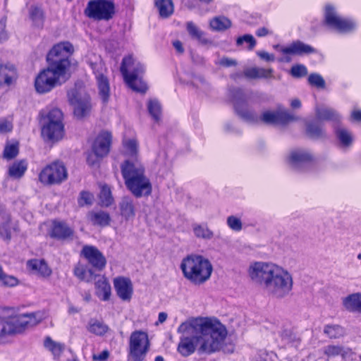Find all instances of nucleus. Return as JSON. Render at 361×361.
I'll use <instances>...</instances> for the list:
<instances>
[{"mask_svg": "<svg viewBox=\"0 0 361 361\" xmlns=\"http://www.w3.org/2000/svg\"><path fill=\"white\" fill-rule=\"evenodd\" d=\"M177 331L181 334L177 350L183 357L193 354L197 345L200 352L214 353L220 348L224 337V326L212 318H197L183 322Z\"/></svg>", "mask_w": 361, "mask_h": 361, "instance_id": "f257e3e1", "label": "nucleus"}, {"mask_svg": "<svg viewBox=\"0 0 361 361\" xmlns=\"http://www.w3.org/2000/svg\"><path fill=\"white\" fill-rule=\"evenodd\" d=\"M247 275L252 283L262 288L272 298L288 296L293 286L292 275L273 263L255 262L249 265Z\"/></svg>", "mask_w": 361, "mask_h": 361, "instance_id": "f03ea898", "label": "nucleus"}, {"mask_svg": "<svg viewBox=\"0 0 361 361\" xmlns=\"http://www.w3.org/2000/svg\"><path fill=\"white\" fill-rule=\"evenodd\" d=\"M73 51V46L68 42L59 43L52 47L47 56L48 66L35 78V87L37 92H49L66 82L71 65L69 57Z\"/></svg>", "mask_w": 361, "mask_h": 361, "instance_id": "7ed1b4c3", "label": "nucleus"}, {"mask_svg": "<svg viewBox=\"0 0 361 361\" xmlns=\"http://www.w3.org/2000/svg\"><path fill=\"white\" fill-rule=\"evenodd\" d=\"M121 173L126 188L134 197L140 198L151 195L152 183L139 160H126L121 165Z\"/></svg>", "mask_w": 361, "mask_h": 361, "instance_id": "20e7f679", "label": "nucleus"}, {"mask_svg": "<svg viewBox=\"0 0 361 361\" xmlns=\"http://www.w3.org/2000/svg\"><path fill=\"white\" fill-rule=\"evenodd\" d=\"M180 269L184 276L196 284L206 281L212 271L210 262L201 256H188L183 259Z\"/></svg>", "mask_w": 361, "mask_h": 361, "instance_id": "39448f33", "label": "nucleus"}, {"mask_svg": "<svg viewBox=\"0 0 361 361\" xmlns=\"http://www.w3.org/2000/svg\"><path fill=\"white\" fill-rule=\"evenodd\" d=\"M145 71V66L131 56L123 59L121 72L125 82L132 90L140 92L147 90V85L142 80Z\"/></svg>", "mask_w": 361, "mask_h": 361, "instance_id": "423d86ee", "label": "nucleus"}, {"mask_svg": "<svg viewBox=\"0 0 361 361\" xmlns=\"http://www.w3.org/2000/svg\"><path fill=\"white\" fill-rule=\"evenodd\" d=\"M150 349L148 334L143 331H135L129 338L128 356L133 361H143Z\"/></svg>", "mask_w": 361, "mask_h": 361, "instance_id": "0eeeda50", "label": "nucleus"}, {"mask_svg": "<svg viewBox=\"0 0 361 361\" xmlns=\"http://www.w3.org/2000/svg\"><path fill=\"white\" fill-rule=\"evenodd\" d=\"M38 178L44 185H59L68 178V171L63 162L56 161L44 166Z\"/></svg>", "mask_w": 361, "mask_h": 361, "instance_id": "6e6552de", "label": "nucleus"}, {"mask_svg": "<svg viewBox=\"0 0 361 361\" xmlns=\"http://www.w3.org/2000/svg\"><path fill=\"white\" fill-rule=\"evenodd\" d=\"M115 13V6L109 0H91L88 2L85 14L97 20H109Z\"/></svg>", "mask_w": 361, "mask_h": 361, "instance_id": "1a4fd4ad", "label": "nucleus"}, {"mask_svg": "<svg viewBox=\"0 0 361 361\" xmlns=\"http://www.w3.org/2000/svg\"><path fill=\"white\" fill-rule=\"evenodd\" d=\"M274 48L284 55L278 59V61L281 63L290 62L292 59L290 55L302 56L305 54L316 53L317 51L314 47L305 44L300 40L294 41L286 47H282L279 44H276L274 46Z\"/></svg>", "mask_w": 361, "mask_h": 361, "instance_id": "9d476101", "label": "nucleus"}, {"mask_svg": "<svg viewBox=\"0 0 361 361\" xmlns=\"http://www.w3.org/2000/svg\"><path fill=\"white\" fill-rule=\"evenodd\" d=\"M68 101L73 107L74 115L78 118L87 116L92 106L87 94L77 90H72L68 93Z\"/></svg>", "mask_w": 361, "mask_h": 361, "instance_id": "9b49d317", "label": "nucleus"}, {"mask_svg": "<svg viewBox=\"0 0 361 361\" xmlns=\"http://www.w3.org/2000/svg\"><path fill=\"white\" fill-rule=\"evenodd\" d=\"M324 16L325 23L340 32H350L356 27V23L354 21L339 16L332 6H326Z\"/></svg>", "mask_w": 361, "mask_h": 361, "instance_id": "f8f14e48", "label": "nucleus"}, {"mask_svg": "<svg viewBox=\"0 0 361 361\" xmlns=\"http://www.w3.org/2000/svg\"><path fill=\"white\" fill-rule=\"evenodd\" d=\"M95 75L99 90V94L104 103H107L109 99V82L106 76V68L102 61L90 63Z\"/></svg>", "mask_w": 361, "mask_h": 361, "instance_id": "ddd939ff", "label": "nucleus"}, {"mask_svg": "<svg viewBox=\"0 0 361 361\" xmlns=\"http://www.w3.org/2000/svg\"><path fill=\"white\" fill-rule=\"evenodd\" d=\"M83 256L88 263L97 270H102L106 264L104 255L93 245H84L81 250Z\"/></svg>", "mask_w": 361, "mask_h": 361, "instance_id": "4468645a", "label": "nucleus"}, {"mask_svg": "<svg viewBox=\"0 0 361 361\" xmlns=\"http://www.w3.org/2000/svg\"><path fill=\"white\" fill-rule=\"evenodd\" d=\"M312 160V154L303 149H295L290 153L288 161L289 164L296 170H304L310 164Z\"/></svg>", "mask_w": 361, "mask_h": 361, "instance_id": "2eb2a0df", "label": "nucleus"}, {"mask_svg": "<svg viewBox=\"0 0 361 361\" xmlns=\"http://www.w3.org/2000/svg\"><path fill=\"white\" fill-rule=\"evenodd\" d=\"M114 285L118 298L123 301L129 302L133 296V286L130 279L117 277L114 280Z\"/></svg>", "mask_w": 361, "mask_h": 361, "instance_id": "dca6fc26", "label": "nucleus"}, {"mask_svg": "<svg viewBox=\"0 0 361 361\" xmlns=\"http://www.w3.org/2000/svg\"><path fill=\"white\" fill-rule=\"evenodd\" d=\"M240 317L229 319L227 324V353H233L238 340V334L240 331Z\"/></svg>", "mask_w": 361, "mask_h": 361, "instance_id": "f3484780", "label": "nucleus"}, {"mask_svg": "<svg viewBox=\"0 0 361 361\" xmlns=\"http://www.w3.org/2000/svg\"><path fill=\"white\" fill-rule=\"evenodd\" d=\"M111 142V134L109 132L103 131L96 137L92 145V149L99 157H104L109 152Z\"/></svg>", "mask_w": 361, "mask_h": 361, "instance_id": "a211bd4d", "label": "nucleus"}, {"mask_svg": "<svg viewBox=\"0 0 361 361\" xmlns=\"http://www.w3.org/2000/svg\"><path fill=\"white\" fill-rule=\"evenodd\" d=\"M298 118L288 112V111H266L262 116V120L266 123L276 124V123H287L290 121H296Z\"/></svg>", "mask_w": 361, "mask_h": 361, "instance_id": "6ab92c4d", "label": "nucleus"}, {"mask_svg": "<svg viewBox=\"0 0 361 361\" xmlns=\"http://www.w3.org/2000/svg\"><path fill=\"white\" fill-rule=\"evenodd\" d=\"M315 115L319 121L331 122L334 128L339 125L341 120V116L336 110L324 105L316 106Z\"/></svg>", "mask_w": 361, "mask_h": 361, "instance_id": "aec40b11", "label": "nucleus"}, {"mask_svg": "<svg viewBox=\"0 0 361 361\" xmlns=\"http://www.w3.org/2000/svg\"><path fill=\"white\" fill-rule=\"evenodd\" d=\"M136 202L133 197L126 195L118 202V211L126 221L133 220L136 215Z\"/></svg>", "mask_w": 361, "mask_h": 361, "instance_id": "412c9836", "label": "nucleus"}, {"mask_svg": "<svg viewBox=\"0 0 361 361\" xmlns=\"http://www.w3.org/2000/svg\"><path fill=\"white\" fill-rule=\"evenodd\" d=\"M42 124V136L44 140L56 142L61 140L65 134L63 124Z\"/></svg>", "mask_w": 361, "mask_h": 361, "instance_id": "4be33fe9", "label": "nucleus"}, {"mask_svg": "<svg viewBox=\"0 0 361 361\" xmlns=\"http://www.w3.org/2000/svg\"><path fill=\"white\" fill-rule=\"evenodd\" d=\"M49 233L52 238L66 240L73 236V230L65 222L54 221Z\"/></svg>", "mask_w": 361, "mask_h": 361, "instance_id": "5701e85b", "label": "nucleus"}, {"mask_svg": "<svg viewBox=\"0 0 361 361\" xmlns=\"http://www.w3.org/2000/svg\"><path fill=\"white\" fill-rule=\"evenodd\" d=\"M93 281L96 295L103 301L109 300L111 296V286L107 279L104 276L96 274Z\"/></svg>", "mask_w": 361, "mask_h": 361, "instance_id": "b1692460", "label": "nucleus"}, {"mask_svg": "<svg viewBox=\"0 0 361 361\" xmlns=\"http://www.w3.org/2000/svg\"><path fill=\"white\" fill-rule=\"evenodd\" d=\"M273 73L274 70L272 68L259 67L247 68L243 71L245 77L251 80L273 78Z\"/></svg>", "mask_w": 361, "mask_h": 361, "instance_id": "393cba45", "label": "nucleus"}, {"mask_svg": "<svg viewBox=\"0 0 361 361\" xmlns=\"http://www.w3.org/2000/svg\"><path fill=\"white\" fill-rule=\"evenodd\" d=\"M16 78V70L13 65H0V85L4 83L10 85Z\"/></svg>", "mask_w": 361, "mask_h": 361, "instance_id": "a878e982", "label": "nucleus"}, {"mask_svg": "<svg viewBox=\"0 0 361 361\" xmlns=\"http://www.w3.org/2000/svg\"><path fill=\"white\" fill-rule=\"evenodd\" d=\"M343 305L349 312H361V293H353L343 298Z\"/></svg>", "mask_w": 361, "mask_h": 361, "instance_id": "bb28decb", "label": "nucleus"}, {"mask_svg": "<svg viewBox=\"0 0 361 361\" xmlns=\"http://www.w3.org/2000/svg\"><path fill=\"white\" fill-rule=\"evenodd\" d=\"M27 169V162L25 159L13 162L8 168V176L14 179L23 177Z\"/></svg>", "mask_w": 361, "mask_h": 361, "instance_id": "cd10ccee", "label": "nucleus"}, {"mask_svg": "<svg viewBox=\"0 0 361 361\" xmlns=\"http://www.w3.org/2000/svg\"><path fill=\"white\" fill-rule=\"evenodd\" d=\"M87 217L93 225H98L100 226H108L111 220L109 214L104 211H92L88 213Z\"/></svg>", "mask_w": 361, "mask_h": 361, "instance_id": "c85d7f7f", "label": "nucleus"}, {"mask_svg": "<svg viewBox=\"0 0 361 361\" xmlns=\"http://www.w3.org/2000/svg\"><path fill=\"white\" fill-rule=\"evenodd\" d=\"M335 133L339 143L342 147H350L353 141L352 133L345 128L336 126L335 128Z\"/></svg>", "mask_w": 361, "mask_h": 361, "instance_id": "c756f323", "label": "nucleus"}, {"mask_svg": "<svg viewBox=\"0 0 361 361\" xmlns=\"http://www.w3.org/2000/svg\"><path fill=\"white\" fill-rule=\"evenodd\" d=\"M234 107L237 114L240 116H241L244 120L249 122H255L257 120V115L252 111L245 107L244 106V104H241V102H238V99L235 98L234 102Z\"/></svg>", "mask_w": 361, "mask_h": 361, "instance_id": "7c9ffc66", "label": "nucleus"}, {"mask_svg": "<svg viewBox=\"0 0 361 361\" xmlns=\"http://www.w3.org/2000/svg\"><path fill=\"white\" fill-rule=\"evenodd\" d=\"M41 123L63 124L62 111L57 108L52 109L46 115L42 116Z\"/></svg>", "mask_w": 361, "mask_h": 361, "instance_id": "2f4dec72", "label": "nucleus"}, {"mask_svg": "<svg viewBox=\"0 0 361 361\" xmlns=\"http://www.w3.org/2000/svg\"><path fill=\"white\" fill-rule=\"evenodd\" d=\"M29 18L36 27H42L44 20V15L42 8L37 5H32L29 8Z\"/></svg>", "mask_w": 361, "mask_h": 361, "instance_id": "473e14b6", "label": "nucleus"}, {"mask_svg": "<svg viewBox=\"0 0 361 361\" xmlns=\"http://www.w3.org/2000/svg\"><path fill=\"white\" fill-rule=\"evenodd\" d=\"M155 5L162 18H168L173 13L174 7L172 0H156Z\"/></svg>", "mask_w": 361, "mask_h": 361, "instance_id": "72a5a7b5", "label": "nucleus"}, {"mask_svg": "<svg viewBox=\"0 0 361 361\" xmlns=\"http://www.w3.org/2000/svg\"><path fill=\"white\" fill-rule=\"evenodd\" d=\"M27 265L42 276H48L51 273V270L43 260L32 259L27 262Z\"/></svg>", "mask_w": 361, "mask_h": 361, "instance_id": "f704fd0d", "label": "nucleus"}, {"mask_svg": "<svg viewBox=\"0 0 361 361\" xmlns=\"http://www.w3.org/2000/svg\"><path fill=\"white\" fill-rule=\"evenodd\" d=\"M187 30L190 35L198 40L203 44H207L210 43V41L206 37L205 33L200 30L192 22L187 23Z\"/></svg>", "mask_w": 361, "mask_h": 361, "instance_id": "c9c22d12", "label": "nucleus"}, {"mask_svg": "<svg viewBox=\"0 0 361 361\" xmlns=\"http://www.w3.org/2000/svg\"><path fill=\"white\" fill-rule=\"evenodd\" d=\"M123 147L125 154L129 157L127 160L131 161L139 160L137 158L138 145L135 140L130 139L123 141Z\"/></svg>", "mask_w": 361, "mask_h": 361, "instance_id": "e433bc0d", "label": "nucleus"}, {"mask_svg": "<svg viewBox=\"0 0 361 361\" xmlns=\"http://www.w3.org/2000/svg\"><path fill=\"white\" fill-rule=\"evenodd\" d=\"M324 334L331 339H336L343 336L345 331L338 324H327L324 326Z\"/></svg>", "mask_w": 361, "mask_h": 361, "instance_id": "4c0bfd02", "label": "nucleus"}, {"mask_svg": "<svg viewBox=\"0 0 361 361\" xmlns=\"http://www.w3.org/2000/svg\"><path fill=\"white\" fill-rule=\"evenodd\" d=\"M99 202L102 207H106L111 206L114 202L111 188L107 185H103L101 186Z\"/></svg>", "mask_w": 361, "mask_h": 361, "instance_id": "58836bf2", "label": "nucleus"}, {"mask_svg": "<svg viewBox=\"0 0 361 361\" xmlns=\"http://www.w3.org/2000/svg\"><path fill=\"white\" fill-rule=\"evenodd\" d=\"M73 272L74 275L80 280L85 281L88 283L93 281V279L95 278L96 275L92 269H86L82 265L76 266Z\"/></svg>", "mask_w": 361, "mask_h": 361, "instance_id": "ea45409f", "label": "nucleus"}, {"mask_svg": "<svg viewBox=\"0 0 361 361\" xmlns=\"http://www.w3.org/2000/svg\"><path fill=\"white\" fill-rule=\"evenodd\" d=\"M87 329L92 334L98 336H102L108 331L109 328L103 322L95 319H91L89 321Z\"/></svg>", "mask_w": 361, "mask_h": 361, "instance_id": "a19ab883", "label": "nucleus"}, {"mask_svg": "<svg viewBox=\"0 0 361 361\" xmlns=\"http://www.w3.org/2000/svg\"><path fill=\"white\" fill-rule=\"evenodd\" d=\"M44 347L49 350L54 357H59L65 348L63 343L53 341L50 337H47L44 343Z\"/></svg>", "mask_w": 361, "mask_h": 361, "instance_id": "79ce46f5", "label": "nucleus"}, {"mask_svg": "<svg viewBox=\"0 0 361 361\" xmlns=\"http://www.w3.org/2000/svg\"><path fill=\"white\" fill-rule=\"evenodd\" d=\"M192 231L194 235L198 238L209 240L213 237L212 231L205 224H195L192 225Z\"/></svg>", "mask_w": 361, "mask_h": 361, "instance_id": "37998d69", "label": "nucleus"}, {"mask_svg": "<svg viewBox=\"0 0 361 361\" xmlns=\"http://www.w3.org/2000/svg\"><path fill=\"white\" fill-rule=\"evenodd\" d=\"M306 131L307 135L313 139L324 138L326 133L323 128L317 123H310L307 125Z\"/></svg>", "mask_w": 361, "mask_h": 361, "instance_id": "c03bdc74", "label": "nucleus"}, {"mask_svg": "<svg viewBox=\"0 0 361 361\" xmlns=\"http://www.w3.org/2000/svg\"><path fill=\"white\" fill-rule=\"evenodd\" d=\"M149 113L156 121H159L161 115V108L159 102L156 99H151L148 102Z\"/></svg>", "mask_w": 361, "mask_h": 361, "instance_id": "a18cd8bd", "label": "nucleus"}, {"mask_svg": "<svg viewBox=\"0 0 361 361\" xmlns=\"http://www.w3.org/2000/svg\"><path fill=\"white\" fill-rule=\"evenodd\" d=\"M19 281L17 278L13 276L8 275L4 272L1 267H0V285L6 287H14L18 284Z\"/></svg>", "mask_w": 361, "mask_h": 361, "instance_id": "49530a36", "label": "nucleus"}, {"mask_svg": "<svg viewBox=\"0 0 361 361\" xmlns=\"http://www.w3.org/2000/svg\"><path fill=\"white\" fill-rule=\"evenodd\" d=\"M209 27L215 32H223L226 30V18L224 16H216L209 21Z\"/></svg>", "mask_w": 361, "mask_h": 361, "instance_id": "de8ad7c7", "label": "nucleus"}, {"mask_svg": "<svg viewBox=\"0 0 361 361\" xmlns=\"http://www.w3.org/2000/svg\"><path fill=\"white\" fill-rule=\"evenodd\" d=\"M244 42L247 44V49L248 50H252L257 44L254 37L250 34L244 35L236 39V44L238 46H241Z\"/></svg>", "mask_w": 361, "mask_h": 361, "instance_id": "09e8293b", "label": "nucleus"}, {"mask_svg": "<svg viewBox=\"0 0 361 361\" xmlns=\"http://www.w3.org/2000/svg\"><path fill=\"white\" fill-rule=\"evenodd\" d=\"M94 195L87 191H82L78 199L79 206L84 207L91 205L93 203Z\"/></svg>", "mask_w": 361, "mask_h": 361, "instance_id": "8fccbe9b", "label": "nucleus"}, {"mask_svg": "<svg viewBox=\"0 0 361 361\" xmlns=\"http://www.w3.org/2000/svg\"><path fill=\"white\" fill-rule=\"evenodd\" d=\"M308 82L311 85L315 86L317 88H324L325 87L324 78L317 73L310 74L308 77Z\"/></svg>", "mask_w": 361, "mask_h": 361, "instance_id": "3c124183", "label": "nucleus"}, {"mask_svg": "<svg viewBox=\"0 0 361 361\" xmlns=\"http://www.w3.org/2000/svg\"><path fill=\"white\" fill-rule=\"evenodd\" d=\"M18 154V144H11L6 146L4 151V157L7 159H11L16 157Z\"/></svg>", "mask_w": 361, "mask_h": 361, "instance_id": "603ef678", "label": "nucleus"}, {"mask_svg": "<svg viewBox=\"0 0 361 361\" xmlns=\"http://www.w3.org/2000/svg\"><path fill=\"white\" fill-rule=\"evenodd\" d=\"M290 74L294 78H302L307 74V69L302 64H297L292 66Z\"/></svg>", "mask_w": 361, "mask_h": 361, "instance_id": "864d4df0", "label": "nucleus"}, {"mask_svg": "<svg viewBox=\"0 0 361 361\" xmlns=\"http://www.w3.org/2000/svg\"><path fill=\"white\" fill-rule=\"evenodd\" d=\"M227 224L233 231L236 232L241 231L243 228L241 220L235 216H230L227 218Z\"/></svg>", "mask_w": 361, "mask_h": 361, "instance_id": "5fc2aeb1", "label": "nucleus"}, {"mask_svg": "<svg viewBox=\"0 0 361 361\" xmlns=\"http://www.w3.org/2000/svg\"><path fill=\"white\" fill-rule=\"evenodd\" d=\"M343 352V347L340 345H330L325 347L324 353L329 357L340 355Z\"/></svg>", "mask_w": 361, "mask_h": 361, "instance_id": "6e6d98bb", "label": "nucleus"}, {"mask_svg": "<svg viewBox=\"0 0 361 361\" xmlns=\"http://www.w3.org/2000/svg\"><path fill=\"white\" fill-rule=\"evenodd\" d=\"M103 157H99L96 153L92 149V152L87 154V162L90 166H97L99 163L101 159Z\"/></svg>", "mask_w": 361, "mask_h": 361, "instance_id": "4d7b16f0", "label": "nucleus"}, {"mask_svg": "<svg viewBox=\"0 0 361 361\" xmlns=\"http://www.w3.org/2000/svg\"><path fill=\"white\" fill-rule=\"evenodd\" d=\"M0 236L4 239L10 240L11 231L9 228L8 223H5L2 225H0Z\"/></svg>", "mask_w": 361, "mask_h": 361, "instance_id": "13d9d810", "label": "nucleus"}, {"mask_svg": "<svg viewBox=\"0 0 361 361\" xmlns=\"http://www.w3.org/2000/svg\"><path fill=\"white\" fill-rule=\"evenodd\" d=\"M13 126L11 122L6 119L0 120V133H5L12 130Z\"/></svg>", "mask_w": 361, "mask_h": 361, "instance_id": "bf43d9fd", "label": "nucleus"}, {"mask_svg": "<svg viewBox=\"0 0 361 361\" xmlns=\"http://www.w3.org/2000/svg\"><path fill=\"white\" fill-rule=\"evenodd\" d=\"M257 54L260 59L266 61H274L275 56L272 54H269L265 51H257Z\"/></svg>", "mask_w": 361, "mask_h": 361, "instance_id": "052dcab7", "label": "nucleus"}, {"mask_svg": "<svg viewBox=\"0 0 361 361\" xmlns=\"http://www.w3.org/2000/svg\"><path fill=\"white\" fill-rule=\"evenodd\" d=\"M109 356V353L108 350H103L98 355H93V360L97 361H105L108 359Z\"/></svg>", "mask_w": 361, "mask_h": 361, "instance_id": "680f3d73", "label": "nucleus"}, {"mask_svg": "<svg viewBox=\"0 0 361 361\" xmlns=\"http://www.w3.org/2000/svg\"><path fill=\"white\" fill-rule=\"evenodd\" d=\"M6 25L4 22L0 21V42L7 39V33L5 30Z\"/></svg>", "mask_w": 361, "mask_h": 361, "instance_id": "e2e57ef3", "label": "nucleus"}, {"mask_svg": "<svg viewBox=\"0 0 361 361\" xmlns=\"http://www.w3.org/2000/svg\"><path fill=\"white\" fill-rule=\"evenodd\" d=\"M271 32L265 27H259L256 30V35L259 37H265Z\"/></svg>", "mask_w": 361, "mask_h": 361, "instance_id": "0e129e2a", "label": "nucleus"}, {"mask_svg": "<svg viewBox=\"0 0 361 361\" xmlns=\"http://www.w3.org/2000/svg\"><path fill=\"white\" fill-rule=\"evenodd\" d=\"M173 45L174 48L176 49V50L177 51V52H178L180 54L183 53L184 49L183 47L182 43L179 40L174 41L173 42Z\"/></svg>", "mask_w": 361, "mask_h": 361, "instance_id": "69168bd1", "label": "nucleus"}, {"mask_svg": "<svg viewBox=\"0 0 361 361\" xmlns=\"http://www.w3.org/2000/svg\"><path fill=\"white\" fill-rule=\"evenodd\" d=\"M168 317V315L166 312H161L159 313L158 316V320L156 322V325H158L159 324L164 323Z\"/></svg>", "mask_w": 361, "mask_h": 361, "instance_id": "338daca9", "label": "nucleus"}, {"mask_svg": "<svg viewBox=\"0 0 361 361\" xmlns=\"http://www.w3.org/2000/svg\"><path fill=\"white\" fill-rule=\"evenodd\" d=\"M351 118L357 121H361V111L355 110L351 114Z\"/></svg>", "mask_w": 361, "mask_h": 361, "instance_id": "774afa93", "label": "nucleus"}]
</instances>
